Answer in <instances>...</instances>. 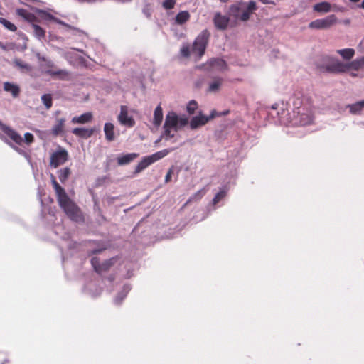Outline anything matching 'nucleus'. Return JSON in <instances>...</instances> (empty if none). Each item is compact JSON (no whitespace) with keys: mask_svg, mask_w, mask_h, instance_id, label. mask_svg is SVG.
Segmentation results:
<instances>
[{"mask_svg":"<svg viewBox=\"0 0 364 364\" xmlns=\"http://www.w3.org/2000/svg\"><path fill=\"white\" fill-rule=\"evenodd\" d=\"M60 112V111H56L55 113V119L54 124L50 129V134L53 136L63 135L65 133L66 118L65 117H58Z\"/></svg>","mask_w":364,"mask_h":364,"instance_id":"6e6552de","label":"nucleus"},{"mask_svg":"<svg viewBox=\"0 0 364 364\" xmlns=\"http://www.w3.org/2000/svg\"><path fill=\"white\" fill-rule=\"evenodd\" d=\"M210 33L208 29L203 30L195 38L191 51L198 59L201 58L205 52L209 43Z\"/></svg>","mask_w":364,"mask_h":364,"instance_id":"39448f33","label":"nucleus"},{"mask_svg":"<svg viewBox=\"0 0 364 364\" xmlns=\"http://www.w3.org/2000/svg\"><path fill=\"white\" fill-rule=\"evenodd\" d=\"M68 154L65 149L60 150L52 154L50 156V165L53 168H57L64 164L68 160Z\"/></svg>","mask_w":364,"mask_h":364,"instance_id":"f8f14e48","label":"nucleus"},{"mask_svg":"<svg viewBox=\"0 0 364 364\" xmlns=\"http://www.w3.org/2000/svg\"><path fill=\"white\" fill-rule=\"evenodd\" d=\"M336 53L339 54L345 60H350L355 55V50L353 48H344L337 50Z\"/></svg>","mask_w":364,"mask_h":364,"instance_id":"b1692460","label":"nucleus"},{"mask_svg":"<svg viewBox=\"0 0 364 364\" xmlns=\"http://www.w3.org/2000/svg\"><path fill=\"white\" fill-rule=\"evenodd\" d=\"M362 9H364V0L362 1L360 6Z\"/></svg>","mask_w":364,"mask_h":364,"instance_id":"3c124183","label":"nucleus"},{"mask_svg":"<svg viewBox=\"0 0 364 364\" xmlns=\"http://www.w3.org/2000/svg\"><path fill=\"white\" fill-rule=\"evenodd\" d=\"M222 78H217L213 82H212L208 87V91L210 92H215L219 90L222 83Z\"/></svg>","mask_w":364,"mask_h":364,"instance_id":"2f4dec72","label":"nucleus"},{"mask_svg":"<svg viewBox=\"0 0 364 364\" xmlns=\"http://www.w3.org/2000/svg\"><path fill=\"white\" fill-rule=\"evenodd\" d=\"M226 196V191L224 190L220 191L213 198V203L217 204Z\"/></svg>","mask_w":364,"mask_h":364,"instance_id":"ea45409f","label":"nucleus"},{"mask_svg":"<svg viewBox=\"0 0 364 364\" xmlns=\"http://www.w3.org/2000/svg\"><path fill=\"white\" fill-rule=\"evenodd\" d=\"M119 122L127 127H133L135 125V120L128 114V107L126 105H122L120 113L117 117Z\"/></svg>","mask_w":364,"mask_h":364,"instance_id":"ddd939ff","label":"nucleus"},{"mask_svg":"<svg viewBox=\"0 0 364 364\" xmlns=\"http://www.w3.org/2000/svg\"><path fill=\"white\" fill-rule=\"evenodd\" d=\"M109 281L112 282L114 279V277L113 276H111L109 277Z\"/></svg>","mask_w":364,"mask_h":364,"instance_id":"09e8293b","label":"nucleus"},{"mask_svg":"<svg viewBox=\"0 0 364 364\" xmlns=\"http://www.w3.org/2000/svg\"><path fill=\"white\" fill-rule=\"evenodd\" d=\"M51 183L55 190L60 207L72 220L78 222L82 220L80 208L69 198L65 189L57 182L55 176L51 175Z\"/></svg>","mask_w":364,"mask_h":364,"instance_id":"f03ea898","label":"nucleus"},{"mask_svg":"<svg viewBox=\"0 0 364 364\" xmlns=\"http://www.w3.org/2000/svg\"><path fill=\"white\" fill-rule=\"evenodd\" d=\"M349 1L351 2H353V3H357V2L360 1V0H349Z\"/></svg>","mask_w":364,"mask_h":364,"instance_id":"8fccbe9b","label":"nucleus"},{"mask_svg":"<svg viewBox=\"0 0 364 364\" xmlns=\"http://www.w3.org/2000/svg\"><path fill=\"white\" fill-rule=\"evenodd\" d=\"M114 126L112 123L107 122L105 124L104 132L105 134V138L109 141H112L114 139Z\"/></svg>","mask_w":364,"mask_h":364,"instance_id":"5701e85b","label":"nucleus"},{"mask_svg":"<svg viewBox=\"0 0 364 364\" xmlns=\"http://www.w3.org/2000/svg\"><path fill=\"white\" fill-rule=\"evenodd\" d=\"M206 65L210 68H217L219 70H224L227 67L225 61L220 58H212L207 62Z\"/></svg>","mask_w":364,"mask_h":364,"instance_id":"4be33fe9","label":"nucleus"},{"mask_svg":"<svg viewBox=\"0 0 364 364\" xmlns=\"http://www.w3.org/2000/svg\"><path fill=\"white\" fill-rule=\"evenodd\" d=\"M91 264H92V266L94 268L95 271L97 273L98 270L100 269V264H101L100 259L97 257L92 258Z\"/></svg>","mask_w":364,"mask_h":364,"instance_id":"a19ab883","label":"nucleus"},{"mask_svg":"<svg viewBox=\"0 0 364 364\" xmlns=\"http://www.w3.org/2000/svg\"><path fill=\"white\" fill-rule=\"evenodd\" d=\"M172 173H173V169L170 168L168 170V173H166V177H165V182L166 183H168L171 181Z\"/></svg>","mask_w":364,"mask_h":364,"instance_id":"c03bdc74","label":"nucleus"},{"mask_svg":"<svg viewBox=\"0 0 364 364\" xmlns=\"http://www.w3.org/2000/svg\"><path fill=\"white\" fill-rule=\"evenodd\" d=\"M114 258H111L109 259L105 260V262L101 263L97 273L101 274L102 272H107L114 264Z\"/></svg>","mask_w":364,"mask_h":364,"instance_id":"cd10ccee","label":"nucleus"},{"mask_svg":"<svg viewBox=\"0 0 364 364\" xmlns=\"http://www.w3.org/2000/svg\"><path fill=\"white\" fill-rule=\"evenodd\" d=\"M350 75H351L352 77H356V76H357V74H356V73H350Z\"/></svg>","mask_w":364,"mask_h":364,"instance_id":"603ef678","label":"nucleus"},{"mask_svg":"<svg viewBox=\"0 0 364 364\" xmlns=\"http://www.w3.org/2000/svg\"><path fill=\"white\" fill-rule=\"evenodd\" d=\"M230 21V16L223 15L220 12H215L213 18V23L214 26L217 30L219 31L227 30Z\"/></svg>","mask_w":364,"mask_h":364,"instance_id":"9b49d317","label":"nucleus"},{"mask_svg":"<svg viewBox=\"0 0 364 364\" xmlns=\"http://www.w3.org/2000/svg\"><path fill=\"white\" fill-rule=\"evenodd\" d=\"M262 4H274V3L272 1L270 0H259Z\"/></svg>","mask_w":364,"mask_h":364,"instance_id":"a18cd8bd","label":"nucleus"},{"mask_svg":"<svg viewBox=\"0 0 364 364\" xmlns=\"http://www.w3.org/2000/svg\"><path fill=\"white\" fill-rule=\"evenodd\" d=\"M152 164L153 162L151 158H149V156L143 158L142 160L137 164L135 168V173L141 172Z\"/></svg>","mask_w":364,"mask_h":364,"instance_id":"a878e982","label":"nucleus"},{"mask_svg":"<svg viewBox=\"0 0 364 364\" xmlns=\"http://www.w3.org/2000/svg\"><path fill=\"white\" fill-rule=\"evenodd\" d=\"M364 65V58L344 63L330 55L323 57V63L318 65L321 72L330 73H345L350 70L358 71Z\"/></svg>","mask_w":364,"mask_h":364,"instance_id":"f257e3e1","label":"nucleus"},{"mask_svg":"<svg viewBox=\"0 0 364 364\" xmlns=\"http://www.w3.org/2000/svg\"><path fill=\"white\" fill-rule=\"evenodd\" d=\"M313 9L314 11L318 13H328L331 10L343 11V7H339L337 5L334 4L333 6L328 1H322L318 4H316L313 6Z\"/></svg>","mask_w":364,"mask_h":364,"instance_id":"dca6fc26","label":"nucleus"},{"mask_svg":"<svg viewBox=\"0 0 364 364\" xmlns=\"http://www.w3.org/2000/svg\"><path fill=\"white\" fill-rule=\"evenodd\" d=\"M72 133L77 136H79V137H81L83 139H87L93 134L94 129L77 127V128H74L72 130Z\"/></svg>","mask_w":364,"mask_h":364,"instance_id":"a211bd4d","label":"nucleus"},{"mask_svg":"<svg viewBox=\"0 0 364 364\" xmlns=\"http://www.w3.org/2000/svg\"><path fill=\"white\" fill-rule=\"evenodd\" d=\"M93 115L91 112H85L80 116L74 117L71 122L73 124H86L92 121Z\"/></svg>","mask_w":364,"mask_h":364,"instance_id":"6ab92c4d","label":"nucleus"},{"mask_svg":"<svg viewBox=\"0 0 364 364\" xmlns=\"http://www.w3.org/2000/svg\"><path fill=\"white\" fill-rule=\"evenodd\" d=\"M4 90L7 92H11L14 97H17L20 93L19 87L9 82H6L4 83Z\"/></svg>","mask_w":364,"mask_h":364,"instance_id":"aec40b11","label":"nucleus"},{"mask_svg":"<svg viewBox=\"0 0 364 364\" xmlns=\"http://www.w3.org/2000/svg\"><path fill=\"white\" fill-rule=\"evenodd\" d=\"M0 129L14 143H16V144L20 145V146L22 145V144L23 142V139L22 138V136L17 132H16L14 129H13L11 127L2 123L0 125Z\"/></svg>","mask_w":364,"mask_h":364,"instance_id":"4468645a","label":"nucleus"},{"mask_svg":"<svg viewBox=\"0 0 364 364\" xmlns=\"http://www.w3.org/2000/svg\"><path fill=\"white\" fill-rule=\"evenodd\" d=\"M45 73L62 80H67L69 77V73L66 70L46 69Z\"/></svg>","mask_w":364,"mask_h":364,"instance_id":"f3484780","label":"nucleus"},{"mask_svg":"<svg viewBox=\"0 0 364 364\" xmlns=\"http://www.w3.org/2000/svg\"><path fill=\"white\" fill-rule=\"evenodd\" d=\"M2 124L1 121L0 120V125Z\"/></svg>","mask_w":364,"mask_h":364,"instance_id":"5fc2aeb1","label":"nucleus"},{"mask_svg":"<svg viewBox=\"0 0 364 364\" xmlns=\"http://www.w3.org/2000/svg\"><path fill=\"white\" fill-rule=\"evenodd\" d=\"M176 4V0H165L163 2V6L166 9H171Z\"/></svg>","mask_w":364,"mask_h":364,"instance_id":"79ce46f5","label":"nucleus"},{"mask_svg":"<svg viewBox=\"0 0 364 364\" xmlns=\"http://www.w3.org/2000/svg\"><path fill=\"white\" fill-rule=\"evenodd\" d=\"M205 193H206V191L205 188H203V189L198 191L193 196L190 197V198L187 201V203H191L192 201H197V200H200L205 194Z\"/></svg>","mask_w":364,"mask_h":364,"instance_id":"e433bc0d","label":"nucleus"},{"mask_svg":"<svg viewBox=\"0 0 364 364\" xmlns=\"http://www.w3.org/2000/svg\"><path fill=\"white\" fill-rule=\"evenodd\" d=\"M191 52L192 51L190 44L188 43H183L180 49L181 55L187 58L190 57Z\"/></svg>","mask_w":364,"mask_h":364,"instance_id":"f704fd0d","label":"nucleus"},{"mask_svg":"<svg viewBox=\"0 0 364 364\" xmlns=\"http://www.w3.org/2000/svg\"><path fill=\"white\" fill-rule=\"evenodd\" d=\"M198 109V103L196 100H191L186 107V111L189 114H193L195 113L196 109Z\"/></svg>","mask_w":364,"mask_h":364,"instance_id":"4c0bfd02","label":"nucleus"},{"mask_svg":"<svg viewBox=\"0 0 364 364\" xmlns=\"http://www.w3.org/2000/svg\"><path fill=\"white\" fill-rule=\"evenodd\" d=\"M0 23L11 31H16L17 30V27L6 18H0Z\"/></svg>","mask_w":364,"mask_h":364,"instance_id":"c9c22d12","label":"nucleus"},{"mask_svg":"<svg viewBox=\"0 0 364 364\" xmlns=\"http://www.w3.org/2000/svg\"><path fill=\"white\" fill-rule=\"evenodd\" d=\"M277 108V105H273L272 106V109H276Z\"/></svg>","mask_w":364,"mask_h":364,"instance_id":"864d4df0","label":"nucleus"},{"mask_svg":"<svg viewBox=\"0 0 364 364\" xmlns=\"http://www.w3.org/2000/svg\"><path fill=\"white\" fill-rule=\"evenodd\" d=\"M0 138L1 139H4L5 142H6L8 144H9L11 146H12L11 144L9 141H8V140L6 139H5L4 136H0Z\"/></svg>","mask_w":364,"mask_h":364,"instance_id":"49530a36","label":"nucleus"},{"mask_svg":"<svg viewBox=\"0 0 364 364\" xmlns=\"http://www.w3.org/2000/svg\"><path fill=\"white\" fill-rule=\"evenodd\" d=\"M71 173L70 169L68 167L58 171V178L61 183H65Z\"/></svg>","mask_w":364,"mask_h":364,"instance_id":"7c9ffc66","label":"nucleus"},{"mask_svg":"<svg viewBox=\"0 0 364 364\" xmlns=\"http://www.w3.org/2000/svg\"><path fill=\"white\" fill-rule=\"evenodd\" d=\"M163 120V110L161 105H158L154 112L153 123L156 127H159Z\"/></svg>","mask_w":364,"mask_h":364,"instance_id":"393cba45","label":"nucleus"},{"mask_svg":"<svg viewBox=\"0 0 364 364\" xmlns=\"http://www.w3.org/2000/svg\"><path fill=\"white\" fill-rule=\"evenodd\" d=\"M297 111H294V118L296 123L300 126H306L312 122L313 118L311 114L304 108L298 107Z\"/></svg>","mask_w":364,"mask_h":364,"instance_id":"1a4fd4ad","label":"nucleus"},{"mask_svg":"<svg viewBox=\"0 0 364 364\" xmlns=\"http://www.w3.org/2000/svg\"><path fill=\"white\" fill-rule=\"evenodd\" d=\"M24 141L26 144L29 145L34 141V136L29 132H26L24 134Z\"/></svg>","mask_w":364,"mask_h":364,"instance_id":"37998d69","label":"nucleus"},{"mask_svg":"<svg viewBox=\"0 0 364 364\" xmlns=\"http://www.w3.org/2000/svg\"><path fill=\"white\" fill-rule=\"evenodd\" d=\"M173 149H164L149 156L153 163L167 156Z\"/></svg>","mask_w":364,"mask_h":364,"instance_id":"c85d7f7f","label":"nucleus"},{"mask_svg":"<svg viewBox=\"0 0 364 364\" xmlns=\"http://www.w3.org/2000/svg\"><path fill=\"white\" fill-rule=\"evenodd\" d=\"M41 100L47 109H49L53 105V99L50 94H44L41 96Z\"/></svg>","mask_w":364,"mask_h":364,"instance_id":"72a5a7b5","label":"nucleus"},{"mask_svg":"<svg viewBox=\"0 0 364 364\" xmlns=\"http://www.w3.org/2000/svg\"><path fill=\"white\" fill-rule=\"evenodd\" d=\"M188 123V119L186 117H178L174 112H169L165 119L164 124V135L166 139L173 138L174 134L171 133V129L177 132L181 127H185Z\"/></svg>","mask_w":364,"mask_h":364,"instance_id":"7ed1b4c3","label":"nucleus"},{"mask_svg":"<svg viewBox=\"0 0 364 364\" xmlns=\"http://www.w3.org/2000/svg\"><path fill=\"white\" fill-rule=\"evenodd\" d=\"M0 129L14 143H16V144L20 145V146L22 145V144L23 142V139L22 138V136L17 132H16L14 129H13L11 127L2 123L0 125Z\"/></svg>","mask_w":364,"mask_h":364,"instance_id":"2eb2a0df","label":"nucleus"},{"mask_svg":"<svg viewBox=\"0 0 364 364\" xmlns=\"http://www.w3.org/2000/svg\"><path fill=\"white\" fill-rule=\"evenodd\" d=\"M41 60L46 63L45 65H42L43 73H45L46 69L55 70V66L51 60H48L45 58H42Z\"/></svg>","mask_w":364,"mask_h":364,"instance_id":"58836bf2","label":"nucleus"},{"mask_svg":"<svg viewBox=\"0 0 364 364\" xmlns=\"http://www.w3.org/2000/svg\"><path fill=\"white\" fill-rule=\"evenodd\" d=\"M216 116V111L213 110L210 116L207 117L201 113L199 115L193 117L190 121V127L191 129H196L199 127L206 124L210 120Z\"/></svg>","mask_w":364,"mask_h":364,"instance_id":"9d476101","label":"nucleus"},{"mask_svg":"<svg viewBox=\"0 0 364 364\" xmlns=\"http://www.w3.org/2000/svg\"><path fill=\"white\" fill-rule=\"evenodd\" d=\"M17 14L29 22L33 23L36 20V17L35 16V15L28 12L26 9H18ZM31 26L33 29L34 35L36 38H38L40 40L45 38L46 31L44 29H43L41 26L35 23H32Z\"/></svg>","mask_w":364,"mask_h":364,"instance_id":"423d86ee","label":"nucleus"},{"mask_svg":"<svg viewBox=\"0 0 364 364\" xmlns=\"http://www.w3.org/2000/svg\"><path fill=\"white\" fill-rule=\"evenodd\" d=\"M350 108V112L352 114H356L360 112L364 108V100L357 102L355 104L348 105Z\"/></svg>","mask_w":364,"mask_h":364,"instance_id":"473e14b6","label":"nucleus"},{"mask_svg":"<svg viewBox=\"0 0 364 364\" xmlns=\"http://www.w3.org/2000/svg\"><path fill=\"white\" fill-rule=\"evenodd\" d=\"M337 21V17L334 14H331L324 18H319L310 22L309 28L317 30L328 29L335 25Z\"/></svg>","mask_w":364,"mask_h":364,"instance_id":"0eeeda50","label":"nucleus"},{"mask_svg":"<svg viewBox=\"0 0 364 364\" xmlns=\"http://www.w3.org/2000/svg\"><path fill=\"white\" fill-rule=\"evenodd\" d=\"M13 63L23 72H30L32 70V67L30 65L22 61L21 59H14Z\"/></svg>","mask_w":364,"mask_h":364,"instance_id":"bb28decb","label":"nucleus"},{"mask_svg":"<svg viewBox=\"0 0 364 364\" xmlns=\"http://www.w3.org/2000/svg\"><path fill=\"white\" fill-rule=\"evenodd\" d=\"M0 48L3 50H6V46L2 43H0Z\"/></svg>","mask_w":364,"mask_h":364,"instance_id":"de8ad7c7","label":"nucleus"},{"mask_svg":"<svg viewBox=\"0 0 364 364\" xmlns=\"http://www.w3.org/2000/svg\"><path fill=\"white\" fill-rule=\"evenodd\" d=\"M138 156L139 154L136 153H131L123 155L122 156H119L117 158V164L120 166L128 164Z\"/></svg>","mask_w":364,"mask_h":364,"instance_id":"412c9836","label":"nucleus"},{"mask_svg":"<svg viewBox=\"0 0 364 364\" xmlns=\"http://www.w3.org/2000/svg\"><path fill=\"white\" fill-rule=\"evenodd\" d=\"M257 9L256 2L250 1L248 2L246 7L245 3L240 2L233 4L230 6L229 11L230 16H232L236 20L241 21H247L250 19L251 14Z\"/></svg>","mask_w":364,"mask_h":364,"instance_id":"20e7f679","label":"nucleus"},{"mask_svg":"<svg viewBox=\"0 0 364 364\" xmlns=\"http://www.w3.org/2000/svg\"><path fill=\"white\" fill-rule=\"evenodd\" d=\"M189 18H190L189 13L186 11H183L179 12L176 16V22L178 24H183V23H186V21H188Z\"/></svg>","mask_w":364,"mask_h":364,"instance_id":"c756f323","label":"nucleus"}]
</instances>
